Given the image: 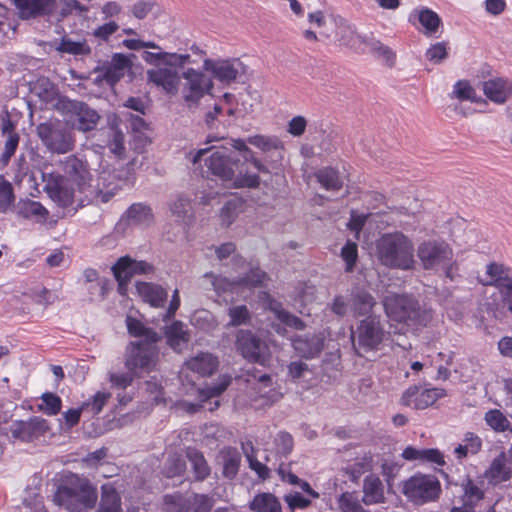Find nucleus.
<instances>
[{"label":"nucleus","instance_id":"29","mask_svg":"<svg viewBox=\"0 0 512 512\" xmlns=\"http://www.w3.org/2000/svg\"><path fill=\"white\" fill-rule=\"evenodd\" d=\"M218 364L217 357L208 352L198 353L186 362L188 369L201 376L212 375L216 371Z\"/></svg>","mask_w":512,"mask_h":512},{"label":"nucleus","instance_id":"26","mask_svg":"<svg viewBox=\"0 0 512 512\" xmlns=\"http://www.w3.org/2000/svg\"><path fill=\"white\" fill-rule=\"evenodd\" d=\"M351 312L354 317L372 315L376 306L375 298L367 291L357 289L350 294Z\"/></svg>","mask_w":512,"mask_h":512},{"label":"nucleus","instance_id":"31","mask_svg":"<svg viewBox=\"0 0 512 512\" xmlns=\"http://www.w3.org/2000/svg\"><path fill=\"white\" fill-rule=\"evenodd\" d=\"M218 459L223 467V475L228 479H233L239 470L240 453L235 448L225 447L220 451Z\"/></svg>","mask_w":512,"mask_h":512},{"label":"nucleus","instance_id":"48","mask_svg":"<svg viewBox=\"0 0 512 512\" xmlns=\"http://www.w3.org/2000/svg\"><path fill=\"white\" fill-rule=\"evenodd\" d=\"M15 201L12 184L0 175V212L6 213Z\"/></svg>","mask_w":512,"mask_h":512},{"label":"nucleus","instance_id":"62","mask_svg":"<svg viewBox=\"0 0 512 512\" xmlns=\"http://www.w3.org/2000/svg\"><path fill=\"white\" fill-rule=\"evenodd\" d=\"M265 277L266 274L261 269L250 268L249 273L245 277L237 278V285L256 287L263 283Z\"/></svg>","mask_w":512,"mask_h":512},{"label":"nucleus","instance_id":"21","mask_svg":"<svg viewBox=\"0 0 512 512\" xmlns=\"http://www.w3.org/2000/svg\"><path fill=\"white\" fill-rule=\"evenodd\" d=\"M23 20L51 15L56 8V0H12Z\"/></svg>","mask_w":512,"mask_h":512},{"label":"nucleus","instance_id":"28","mask_svg":"<svg viewBox=\"0 0 512 512\" xmlns=\"http://www.w3.org/2000/svg\"><path fill=\"white\" fill-rule=\"evenodd\" d=\"M136 289L141 298L151 306L157 308L164 306L168 295L166 290L160 285L138 282Z\"/></svg>","mask_w":512,"mask_h":512},{"label":"nucleus","instance_id":"17","mask_svg":"<svg viewBox=\"0 0 512 512\" xmlns=\"http://www.w3.org/2000/svg\"><path fill=\"white\" fill-rule=\"evenodd\" d=\"M154 267L146 261H136L129 256L120 257L112 266V272L122 289L134 275L153 273Z\"/></svg>","mask_w":512,"mask_h":512},{"label":"nucleus","instance_id":"12","mask_svg":"<svg viewBox=\"0 0 512 512\" xmlns=\"http://www.w3.org/2000/svg\"><path fill=\"white\" fill-rule=\"evenodd\" d=\"M157 342H131L126 348L125 367L138 375V370L150 371L157 362Z\"/></svg>","mask_w":512,"mask_h":512},{"label":"nucleus","instance_id":"2","mask_svg":"<svg viewBox=\"0 0 512 512\" xmlns=\"http://www.w3.org/2000/svg\"><path fill=\"white\" fill-rule=\"evenodd\" d=\"M414 243L404 233L396 231L383 234L376 241L379 262L392 269L409 270L415 264Z\"/></svg>","mask_w":512,"mask_h":512},{"label":"nucleus","instance_id":"38","mask_svg":"<svg viewBox=\"0 0 512 512\" xmlns=\"http://www.w3.org/2000/svg\"><path fill=\"white\" fill-rule=\"evenodd\" d=\"M227 144L233 149L242 153L245 162L251 163L260 173L269 174L268 166L262 163L261 160L255 157L254 152L247 146L245 140L230 139Z\"/></svg>","mask_w":512,"mask_h":512},{"label":"nucleus","instance_id":"9","mask_svg":"<svg viewBox=\"0 0 512 512\" xmlns=\"http://www.w3.org/2000/svg\"><path fill=\"white\" fill-rule=\"evenodd\" d=\"M384 328L380 317L368 315L361 320L352 334L353 346L359 355L363 352L374 351L384 339Z\"/></svg>","mask_w":512,"mask_h":512},{"label":"nucleus","instance_id":"46","mask_svg":"<svg viewBox=\"0 0 512 512\" xmlns=\"http://www.w3.org/2000/svg\"><path fill=\"white\" fill-rule=\"evenodd\" d=\"M40 400L41 403L38 404V410L44 414L55 416L61 411L62 400L58 395L52 392H46L41 395Z\"/></svg>","mask_w":512,"mask_h":512},{"label":"nucleus","instance_id":"51","mask_svg":"<svg viewBox=\"0 0 512 512\" xmlns=\"http://www.w3.org/2000/svg\"><path fill=\"white\" fill-rule=\"evenodd\" d=\"M463 500L475 506L480 500L484 498V492L481 488L471 479H466L462 483Z\"/></svg>","mask_w":512,"mask_h":512},{"label":"nucleus","instance_id":"59","mask_svg":"<svg viewBox=\"0 0 512 512\" xmlns=\"http://www.w3.org/2000/svg\"><path fill=\"white\" fill-rule=\"evenodd\" d=\"M475 89L467 80H459L455 83L451 96L461 101L475 99Z\"/></svg>","mask_w":512,"mask_h":512},{"label":"nucleus","instance_id":"35","mask_svg":"<svg viewBox=\"0 0 512 512\" xmlns=\"http://www.w3.org/2000/svg\"><path fill=\"white\" fill-rule=\"evenodd\" d=\"M165 336L168 345L175 351H181L183 345L189 341V335L185 330V326L180 321H175L166 327Z\"/></svg>","mask_w":512,"mask_h":512},{"label":"nucleus","instance_id":"52","mask_svg":"<svg viewBox=\"0 0 512 512\" xmlns=\"http://www.w3.org/2000/svg\"><path fill=\"white\" fill-rule=\"evenodd\" d=\"M487 275L490 277V280L487 281L485 284L494 286L497 289L501 288V284L508 283L509 280H512L511 278L507 277L505 275V269L503 265L491 263L487 266L486 269Z\"/></svg>","mask_w":512,"mask_h":512},{"label":"nucleus","instance_id":"56","mask_svg":"<svg viewBox=\"0 0 512 512\" xmlns=\"http://www.w3.org/2000/svg\"><path fill=\"white\" fill-rule=\"evenodd\" d=\"M338 506L342 512H367L354 493H343L338 499Z\"/></svg>","mask_w":512,"mask_h":512},{"label":"nucleus","instance_id":"57","mask_svg":"<svg viewBox=\"0 0 512 512\" xmlns=\"http://www.w3.org/2000/svg\"><path fill=\"white\" fill-rule=\"evenodd\" d=\"M110 397V393L99 391L93 396L92 400L82 404V409H84V412H89L92 415L99 414Z\"/></svg>","mask_w":512,"mask_h":512},{"label":"nucleus","instance_id":"43","mask_svg":"<svg viewBox=\"0 0 512 512\" xmlns=\"http://www.w3.org/2000/svg\"><path fill=\"white\" fill-rule=\"evenodd\" d=\"M187 458L190 461L196 480L202 481L209 476L210 467L201 452L194 449L189 450Z\"/></svg>","mask_w":512,"mask_h":512},{"label":"nucleus","instance_id":"1","mask_svg":"<svg viewBox=\"0 0 512 512\" xmlns=\"http://www.w3.org/2000/svg\"><path fill=\"white\" fill-rule=\"evenodd\" d=\"M231 146H213L199 149L192 157L193 164L205 162L208 170L223 181H233L237 188H258L260 177L257 174L239 172L235 173V167L239 159L232 156Z\"/></svg>","mask_w":512,"mask_h":512},{"label":"nucleus","instance_id":"7","mask_svg":"<svg viewBox=\"0 0 512 512\" xmlns=\"http://www.w3.org/2000/svg\"><path fill=\"white\" fill-rule=\"evenodd\" d=\"M37 135L51 152L65 154L74 149L72 132L59 120L47 121L37 126Z\"/></svg>","mask_w":512,"mask_h":512},{"label":"nucleus","instance_id":"39","mask_svg":"<svg viewBox=\"0 0 512 512\" xmlns=\"http://www.w3.org/2000/svg\"><path fill=\"white\" fill-rule=\"evenodd\" d=\"M254 512H282L279 500L271 493H261L254 497L250 503Z\"/></svg>","mask_w":512,"mask_h":512},{"label":"nucleus","instance_id":"64","mask_svg":"<svg viewBox=\"0 0 512 512\" xmlns=\"http://www.w3.org/2000/svg\"><path fill=\"white\" fill-rule=\"evenodd\" d=\"M328 307L333 314L343 318L351 311V302L350 299L347 300L343 295H337L332 302L328 304Z\"/></svg>","mask_w":512,"mask_h":512},{"label":"nucleus","instance_id":"44","mask_svg":"<svg viewBox=\"0 0 512 512\" xmlns=\"http://www.w3.org/2000/svg\"><path fill=\"white\" fill-rule=\"evenodd\" d=\"M170 210L178 221L184 222L185 224L191 223L194 218L191 203L187 198L178 197L171 203Z\"/></svg>","mask_w":512,"mask_h":512},{"label":"nucleus","instance_id":"55","mask_svg":"<svg viewBox=\"0 0 512 512\" xmlns=\"http://www.w3.org/2000/svg\"><path fill=\"white\" fill-rule=\"evenodd\" d=\"M228 316L230 317V321L227 323L228 327L247 324L250 320V312L245 305L230 307L228 309Z\"/></svg>","mask_w":512,"mask_h":512},{"label":"nucleus","instance_id":"42","mask_svg":"<svg viewBox=\"0 0 512 512\" xmlns=\"http://www.w3.org/2000/svg\"><path fill=\"white\" fill-rule=\"evenodd\" d=\"M318 182L326 189L330 191H338L343 186V180L341 179L339 172L331 167L320 169L316 173Z\"/></svg>","mask_w":512,"mask_h":512},{"label":"nucleus","instance_id":"4","mask_svg":"<svg viewBox=\"0 0 512 512\" xmlns=\"http://www.w3.org/2000/svg\"><path fill=\"white\" fill-rule=\"evenodd\" d=\"M417 256L423 269L434 272H443L450 280H454L458 263L452 247L441 239H428L417 247Z\"/></svg>","mask_w":512,"mask_h":512},{"label":"nucleus","instance_id":"15","mask_svg":"<svg viewBox=\"0 0 512 512\" xmlns=\"http://www.w3.org/2000/svg\"><path fill=\"white\" fill-rule=\"evenodd\" d=\"M236 348L242 356L251 361L264 364L269 348L267 344L249 330H239L236 334Z\"/></svg>","mask_w":512,"mask_h":512},{"label":"nucleus","instance_id":"20","mask_svg":"<svg viewBox=\"0 0 512 512\" xmlns=\"http://www.w3.org/2000/svg\"><path fill=\"white\" fill-rule=\"evenodd\" d=\"M204 69L212 73L218 81L230 84L234 82L242 70V63L238 59L211 60L206 59Z\"/></svg>","mask_w":512,"mask_h":512},{"label":"nucleus","instance_id":"16","mask_svg":"<svg viewBox=\"0 0 512 512\" xmlns=\"http://www.w3.org/2000/svg\"><path fill=\"white\" fill-rule=\"evenodd\" d=\"M59 165L65 174L63 176L67 178L68 182L72 181L75 183L79 192H85L87 188H90L92 175L86 162L71 155L60 161Z\"/></svg>","mask_w":512,"mask_h":512},{"label":"nucleus","instance_id":"63","mask_svg":"<svg viewBox=\"0 0 512 512\" xmlns=\"http://www.w3.org/2000/svg\"><path fill=\"white\" fill-rule=\"evenodd\" d=\"M239 203L236 200H230L221 208L220 220L223 226H230L238 215Z\"/></svg>","mask_w":512,"mask_h":512},{"label":"nucleus","instance_id":"10","mask_svg":"<svg viewBox=\"0 0 512 512\" xmlns=\"http://www.w3.org/2000/svg\"><path fill=\"white\" fill-rule=\"evenodd\" d=\"M440 491V482L434 475L416 474L402 483V493L416 504L435 500Z\"/></svg>","mask_w":512,"mask_h":512},{"label":"nucleus","instance_id":"23","mask_svg":"<svg viewBox=\"0 0 512 512\" xmlns=\"http://www.w3.org/2000/svg\"><path fill=\"white\" fill-rule=\"evenodd\" d=\"M71 108L73 114L75 115V119L73 120V126L75 128L83 132H88L95 129L100 119V116L96 110L90 108L84 102L77 101L71 104Z\"/></svg>","mask_w":512,"mask_h":512},{"label":"nucleus","instance_id":"5","mask_svg":"<svg viewBox=\"0 0 512 512\" xmlns=\"http://www.w3.org/2000/svg\"><path fill=\"white\" fill-rule=\"evenodd\" d=\"M386 315L392 320L407 326H426L432 319L431 310L423 308L413 297L389 295L383 300Z\"/></svg>","mask_w":512,"mask_h":512},{"label":"nucleus","instance_id":"18","mask_svg":"<svg viewBox=\"0 0 512 512\" xmlns=\"http://www.w3.org/2000/svg\"><path fill=\"white\" fill-rule=\"evenodd\" d=\"M444 396V390L439 388L422 389L419 386H410L401 397V404L414 409H425Z\"/></svg>","mask_w":512,"mask_h":512},{"label":"nucleus","instance_id":"34","mask_svg":"<svg viewBox=\"0 0 512 512\" xmlns=\"http://www.w3.org/2000/svg\"><path fill=\"white\" fill-rule=\"evenodd\" d=\"M255 390L259 394V398L263 399L264 405H273L282 397V393L273 387L272 379L268 374L259 377Z\"/></svg>","mask_w":512,"mask_h":512},{"label":"nucleus","instance_id":"33","mask_svg":"<svg viewBox=\"0 0 512 512\" xmlns=\"http://www.w3.org/2000/svg\"><path fill=\"white\" fill-rule=\"evenodd\" d=\"M511 469L506 465V456L504 453L498 455L491 463L485 476L493 484L507 481L511 478Z\"/></svg>","mask_w":512,"mask_h":512},{"label":"nucleus","instance_id":"37","mask_svg":"<svg viewBox=\"0 0 512 512\" xmlns=\"http://www.w3.org/2000/svg\"><path fill=\"white\" fill-rule=\"evenodd\" d=\"M418 21L424 28L423 34L427 37L435 36L442 23L439 15L429 8L417 10Z\"/></svg>","mask_w":512,"mask_h":512},{"label":"nucleus","instance_id":"14","mask_svg":"<svg viewBox=\"0 0 512 512\" xmlns=\"http://www.w3.org/2000/svg\"><path fill=\"white\" fill-rule=\"evenodd\" d=\"M184 66L162 65L146 71L147 81L169 96H176L180 92L181 73L177 69Z\"/></svg>","mask_w":512,"mask_h":512},{"label":"nucleus","instance_id":"41","mask_svg":"<svg viewBox=\"0 0 512 512\" xmlns=\"http://www.w3.org/2000/svg\"><path fill=\"white\" fill-rule=\"evenodd\" d=\"M2 133L7 136L2 160L7 162L14 155L19 143V135L15 132L14 125L9 118L3 120Z\"/></svg>","mask_w":512,"mask_h":512},{"label":"nucleus","instance_id":"27","mask_svg":"<svg viewBox=\"0 0 512 512\" xmlns=\"http://www.w3.org/2000/svg\"><path fill=\"white\" fill-rule=\"evenodd\" d=\"M95 512H123L121 496L111 483L101 486L100 500Z\"/></svg>","mask_w":512,"mask_h":512},{"label":"nucleus","instance_id":"22","mask_svg":"<svg viewBox=\"0 0 512 512\" xmlns=\"http://www.w3.org/2000/svg\"><path fill=\"white\" fill-rule=\"evenodd\" d=\"M245 142L257 147L266 154L271 153L269 157H275V159L271 160L272 168H277L278 163L284 157V145L276 136L253 135L249 136Z\"/></svg>","mask_w":512,"mask_h":512},{"label":"nucleus","instance_id":"61","mask_svg":"<svg viewBox=\"0 0 512 512\" xmlns=\"http://www.w3.org/2000/svg\"><path fill=\"white\" fill-rule=\"evenodd\" d=\"M276 317L285 325L292 327L296 330H303L305 328L304 322L297 316L291 314L290 312L284 310L281 307L272 308Z\"/></svg>","mask_w":512,"mask_h":512},{"label":"nucleus","instance_id":"50","mask_svg":"<svg viewBox=\"0 0 512 512\" xmlns=\"http://www.w3.org/2000/svg\"><path fill=\"white\" fill-rule=\"evenodd\" d=\"M116 118L111 124V134L108 143L109 150L121 158L125 154L124 134L116 127Z\"/></svg>","mask_w":512,"mask_h":512},{"label":"nucleus","instance_id":"49","mask_svg":"<svg viewBox=\"0 0 512 512\" xmlns=\"http://www.w3.org/2000/svg\"><path fill=\"white\" fill-rule=\"evenodd\" d=\"M485 422L494 431L504 432L509 428V420L498 409H491L485 414Z\"/></svg>","mask_w":512,"mask_h":512},{"label":"nucleus","instance_id":"19","mask_svg":"<svg viewBox=\"0 0 512 512\" xmlns=\"http://www.w3.org/2000/svg\"><path fill=\"white\" fill-rule=\"evenodd\" d=\"M49 430L46 419L35 416L27 421H13L9 426V434L13 439L30 441L44 435Z\"/></svg>","mask_w":512,"mask_h":512},{"label":"nucleus","instance_id":"6","mask_svg":"<svg viewBox=\"0 0 512 512\" xmlns=\"http://www.w3.org/2000/svg\"><path fill=\"white\" fill-rule=\"evenodd\" d=\"M212 89V79L202 71L194 68L182 71L179 94L189 110L198 108L201 99L210 94Z\"/></svg>","mask_w":512,"mask_h":512},{"label":"nucleus","instance_id":"24","mask_svg":"<svg viewBox=\"0 0 512 512\" xmlns=\"http://www.w3.org/2000/svg\"><path fill=\"white\" fill-rule=\"evenodd\" d=\"M483 93L492 102L504 104L512 96V82L507 78H493L483 82Z\"/></svg>","mask_w":512,"mask_h":512},{"label":"nucleus","instance_id":"47","mask_svg":"<svg viewBox=\"0 0 512 512\" xmlns=\"http://www.w3.org/2000/svg\"><path fill=\"white\" fill-rule=\"evenodd\" d=\"M242 450L249 462L250 468L254 470L260 478L267 479L269 477V468L255 458L254 446L252 445V443H243Z\"/></svg>","mask_w":512,"mask_h":512},{"label":"nucleus","instance_id":"40","mask_svg":"<svg viewBox=\"0 0 512 512\" xmlns=\"http://www.w3.org/2000/svg\"><path fill=\"white\" fill-rule=\"evenodd\" d=\"M127 329L130 335L143 338L140 342H158L161 336L151 328H147L144 324L132 317L126 319Z\"/></svg>","mask_w":512,"mask_h":512},{"label":"nucleus","instance_id":"54","mask_svg":"<svg viewBox=\"0 0 512 512\" xmlns=\"http://www.w3.org/2000/svg\"><path fill=\"white\" fill-rule=\"evenodd\" d=\"M369 49L378 59L382 60L385 64L392 67L396 60V54L386 45L380 41H372L369 44Z\"/></svg>","mask_w":512,"mask_h":512},{"label":"nucleus","instance_id":"13","mask_svg":"<svg viewBox=\"0 0 512 512\" xmlns=\"http://www.w3.org/2000/svg\"><path fill=\"white\" fill-rule=\"evenodd\" d=\"M132 57L135 56L115 53L109 63L95 68L94 72L97 74L95 83L101 84L105 82L110 87H113L132 68Z\"/></svg>","mask_w":512,"mask_h":512},{"label":"nucleus","instance_id":"58","mask_svg":"<svg viewBox=\"0 0 512 512\" xmlns=\"http://www.w3.org/2000/svg\"><path fill=\"white\" fill-rule=\"evenodd\" d=\"M108 376L112 387L117 389H126L132 384L137 374L132 370H127L126 372L121 373L110 372Z\"/></svg>","mask_w":512,"mask_h":512},{"label":"nucleus","instance_id":"25","mask_svg":"<svg viewBox=\"0 0 512 512\" xmlns=\"http://www.w3.org/2000/svg\"><path fill=\"white\" fill-rule=\"evenodd\" d=\"M142 59L149 65L154 67H161L162 65H170V66H185L189 64L191 61V57L189 54H177V53H168V52H149L145 51L142 54Z\"/></svg>","mask_w":512,"mask_h":512},{"label":"nucleus","instance_id":"30","mask_svg":"<svg viewBox=\"0 0 512 512\" xmlns=\"http://www.w3.org/2000/svg\"><path fill=\"white\" fill-rule=\"evenodd\" d=\"M124 219L129 225L149 226L154 221V215L148 205L134 203L126 210Z\"/></svg>","mask_w":512,"mask_h":512},{"label":"nucleus","instance_id":"53","mask_svg":"<svg viewBox=\"0 0 512 512\" xmlns=\"http://www.w3.org/2000/svg\"><path fill=\"white\" fill-rule=\"evenodd\" d=\"M203 277L210 281L213 290L217 294L230 291L234 288V286H238L237 278L234 280H229L226 277L215 275L213 272H207Z\"/></svg>","mask_w":512,"mask_h":512},{"label":"nucleus","instance_id":"32","mask_svg":"<svg viewBox=\"0 0 512 512\" xmlns=\"http://www.w3.org/2000/svg\"><path fill=\"white\" fill-rule=\"evenodd\" d=\"M363 493L362 500L366 505L378 504L384 501L383 484L381 480L374 475L365 477Z\"/></svg>","mask_w":512,"mask_h":512},{"label":"nucleus","instance_id":"36","mask_svg":"<svg viewBox=\"0 0 512 512\" xmlns=\"http://www.w3.org/2000/svg\"><path fill=\"white\" fill-rule=\"evenodd\" d=\"M15 210L19 217L26 219L36 218L45 220L48 215V211L43 205L29 199L19 201Z\"/></svg>","mask_w":512,"mask_h":512},{"label":"nucleus","instance_id":"11","mask_svg":"<svg viewBox=\"0 0 512 512\" xmlns=\"http://www.w3.org/2000/svg\"><path fill=\"white\" fill-rule=\"evenodd\" d=\"M44 182V191L49 198L59 207L63 209H70L76 212L77 208L73 207L75 201L74 190L69 187L67 178L59 172L47 171L45 168L41 173Z\"/></svg>","mask_w":512,"mask_h":512},{"label":"nucleus","instance_id":"3","mask_svg":"<svg viewBox=\"0 0 512 512\" xmlns=\"http://www.w3.org/2000/svg\"><path fill=\"white\" fill-rule=\"evenodd\" d=\"M97 499L96 488L88 479L77 475L67 477L53 495L54 503L70 512H85L93 509Z\"/></svg>","mask_w":512,"mask_h":512},{"label":"nucleus","instance_id":"45","mask_svg":"<svg viewBox=\"0 0 512 512\" xmlns=\"http://www.w3.org/2000/svg\"><path fill=\"white\" fill-rule=\"evenodd\" d=\"M55 50L71 55H88L91 53V48L86 41H73L66 37H63L59 44L55 46Z\"/></svg>","mask_w":512,"mask_h":512},{"label":"nucleus","instance_id":"60","mask_svg":"<svg viewBox=\"0 0 512 512\" xmlns=\"http://www.w3.org/2000/svg\"><path fill=\"white\" fill-rule=\"evenodd\" d=\"M427 60L434 64H440L448 57L447 43L437 42L431 45L425 53Z\"/></svg>","mask_w":512,"mask_h":512},{"label":"nucleus","instance_id":"8","mask_svg":"<svg viewBox=\"0 0 512 512\" xmlns=\"http://www.w3.org/2000/svg\"><path fill=\"white\" fill-rule=\"evenodd\" d=\"M134 177L130 174L129 169L125 171L100 173L97 185L90 190V194L86 195L87 202L107 203L109 202L124 185L132 184Z\"/></svg>","mask_w":512,"mask_h":512}]
</instances>
